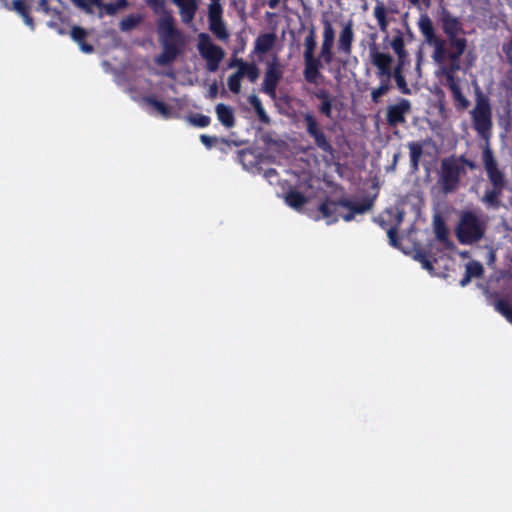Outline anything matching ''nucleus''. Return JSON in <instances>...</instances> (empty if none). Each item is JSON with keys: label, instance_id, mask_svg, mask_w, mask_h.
<instances>
[{"label": "nucleus", "instance_id": "1", "mask_svg": "<svg viewBox=\"0 0 512 512\" xmlns=\"http://www.w3.org/2000/svg\"><path fill=\"white\" fill-rule=\"evenodd\" d=\"M148 7L159 16L156 20V31L162 52L157 56L156 62L163 66L169 65L181 54L185 45L184 35L177 28L172 12L166 8V0H155Z\"/></svg>", "mask_w": 512, "mask_h": 512}, {"label": "nucleus", "instance_id": "2", "mask_svg": "<svg viewBox=\"0 0 512 512\" xmlns=\"http://www.w3.org/2000/svg\"><path fill=\"white\" fill-rule=\"evenodd\" d=\"M482 161L487 177L492 185V189L486 190L483 201L492 207H499L500 196L505 187L506 180L504 173L499 169L497 160L494 157L492 149L487 145L482 153Z\"/></svg>", "mask_w": 512, "mask_h": 512}, {"label": "nucleus", "instance_id": "3", "mask_svg": "<svg viewBox=\"0 0 512 512\" xmlns=\"http://www.w3.org/2000/svg\"><path fill=\"white\" fill-rule=\"evenodd\" d=\"M370 57L372 64L377 68L376 76L380 81L379 86L372 89L370 96L372 102L378 104L392 88L391 65L394 59L390 54L378 51L375 45L370 49Z\"/></svg>", "mask_w": 512, "mask_h": 512}, {"label": "nucleus", "instance_id": "4", "mask_svg": "<svg viewBox=\"0 0 512 512\" xmlns=\"http://www.w3.org/2000/svg\"><path fill=\"white\" fill-rule=\"evenodd\" d=\"M316 45L317 43L315 30L314 28H311L304 40L303 77L307 83L313 85H319L325 79V76L321 72V69L323 68V62H321L319 58L315 57L314 54Z\"/></svg>", "mask_w": 512, "mask_h": 512}, {"label": "nucleus", "instance_id": "5", "mask_svg": "<svg viewBox=\"0 0 512 512\" xmlns=\"http://www.w3.org/2000/svg\"><path fill=\"white\" fill-rule=\"evenodd\" d=\"M485 230V224L474 212L464 211L460 215L455 233L459 243L472 245L484 237Z\"/></svg>", "mask_w": 512, "mask_h": 512}, {"label": "nucleus", "instance_id": "6", "mask_svg": "<svg viewBox=\"0 0 512 512\" xmlns=\"http://www.w3.org/2000/svg\"><path fill=\"white\" fill-rule=\"evenodd\" d=\"M418 27L425 41L433 46V60L442 64L446 61V40L436 36L432 20L427 14H422L418 21Z\"/></svg>", "mask_w": 512, "mask_h": 512}, {"label": "nucleus", "instance_id": "7", "mask_svg": "<svg viewBox=\"0 0 512 512\" xmlns=\"http://www.w3.org/2000/svg\"><path fill=\"white\" fill-rule=\"evenodd\" d=\"M474 130L485 140L491 136L492 130V109L489 100L479 97L474 109L471 111Z\"/></svg>", "mask_w": 512, "mask_h": 512}, {"label": "nucleus", "instance_id": "8", "mask_svg": "<svg viewBox=\"0 0 512 512\" xmlns=\"http://www.w3.org/2000/svg\"><path fill=\"white\" fill-rule=\"evenodd\" d=\"M465 173L463 165L458 163L455 156L442 159L439 181L443 192L452 193L456 191L460 184L461 175Z\"/></svg>", "mask_w": 512, "mask_h": 512}, {"label": "nucleus", "instance_id": "9", "mask_svg": "<svg viewBox=\"0 0 512 512\" xmlns=\"http://www.w3.org/2000/svg\"><path fill=\"white\" fill-rule=\"evenodd\" d=\"M306 133L310 138L314 140L316 148L323 153L333 155L335 150L329 138L320 127L317 118L311 112H306L302 115Z\"/></svg>", "mask_w": 512, "mask_h": 512}, {"label": "nucleus", "instance_id": "10", "mask_svg": "<svg viewBox=\"0 0 512 512\" xmlns=\"http://www.w3.org/2000/svg\"><path fill=\"white\" fill-rule=\"evenodd\" d=\"M198 51L200 55L207 62V69L210 72H216L219 68V64L224 58V50L212 43L210 36L207 33H200L198 35Z\"/></svg>", "mask_w": 512, "mask_h": 512}, {"label": "nucleus", "instance_id": "11", "mask_svg": "<svg viewBox=\"0 0 512 512\" xmlns=\"http://www.w3.org/2000/svg\"><path fill=\"white\" fill-rule=\"evenodd\" d=\"M283 77V68L277 58L274 56L271 61L266 65L264 79L261 85V92L268 95L270 98H276V90L279 82Z\"/></svg>", "mask_w": 512, "mask_h": 512}, {"label": "nucleus", "instance_id": "12", "mask_svg": "<svg viewBox=\"0 0 512 512\" xmlns=\"http://www.w3.org/2000/svg\"><path fill=\"white\" fill-rule=\"evenodd\" d=\"M441 27L447 41H463L466 40L464 37H459L460 34H464L463 24L461 20L453 16L449 10L443 8L440 16Z\"/></svg>", "mask_w": 512, "mask_h": 512}, {"label": "nucleus", "instance_id": "13", "mask_svg": "<svg viewBox=\"0 0 512 512\" xmlns=\"http://www.w3.org/2000/svg\"><path fill=\"white\" fill-rule=\"evenodd\" d=\"M339 206L348 210L345 214H340L344 221L350 222L354 219L356 214H364L371 210L374 205V199L365 197L362 201H354L348 198H341L338 200Z\"/></svg>", "mask_w": 512, "mask_h": 512}, {"label": "nucleus", "instance_id": "14", "mask_svg": "<svg viewBox=\"0 0 512 512\" xmlns=\"http://www.w3.org/2000/svg\"><path fill=\"white\" fill-rule=\"evenodd\" d=\"M411 111V102L400 98L396 104L389 105L386 111V122L389 127H397L406 122V115Z\"/></svg>", "mask_w": 512, "mask_h": 512}, {"label": "nucleus", "instance_id": "15", "mask_svg": "<svg viewBox=\"0 0 512 512\" xmlns=\"http://www.w3.org/2000/svg\"><path fill=\"white\" fill-rule=\"evenodd\" d=\"M223 11H208V22L210 31L221 41L229 37L225 22L222 18Z\"/></svg>", "mask_w": 512, "mask_h": 512}, {"label": "nucleus", "instance_id": "16", "mask_svg": "<svg viewBox=\"0 0 512 512\" xmlns=\"http://www.w3.org/2000/svg\"><path fill=\"white\" fill-rule=\"evenodd\" d=\"M354 42V29L352 20L347 21L340 31L337 49L339 52L349 56L352 53Z\"/></svg>", "mask_w": 512, "mask_h": 512}, {"label": "nucleus", "instance_id": "17", "mask_svg": "<svg viewBox=\"0 0 512 512\" xmlns=\"http://www.w3.org/2000/svg\"><path fill=\"white\" fill-rule=\"evenodd\" d=\"M73 4L87 14L93 12L91 5L103 8L107 15H115L118 12L116 3H103L102 0H71Z\"/></svg>", "mask_w": 512, "mask_h": 512}, {"label": "nucleus", "instance_id": "18", "mask_svg": "<svg viewBox=\"0 0 512 512\" xmlns=\"http://www.w3.org/2000/svg\"><path fill=\"white\" fill-rule=\"evenodd\" d=\"M172 2L179 8L182 22L191 23L198 10V0H172Z\"/></svg>", "mask_w": 512, "mask_h": 512}, {"label": "nucleus", "instance_id": "19", "mask_svg": "<svg viewBox=\"0 0 512 512\" xmlns=\"http://www.w3.org/2000/svg\"><path fill=\"white\" fill-rule=\"evenodd\" d=\"M277 36L273 32L262 33L258 35L254 43V52L257 54H265L269 52L275 45Z\"/></svg>", "mask_w": 512, "mask_h": 512}, {"label": "nucleus", "instance_id": "20", "mask_svg": "<svg viewBox=\"0 0 512 512\" xmlns=\"http://www.w3.org/2000/svg\"><path fill=\"white\" fill-rule=\"evenodd\" d=\"M217 118L226 128H232L235 125V117L233 109L223 103H219L215 107Z\"/></svg>", "mask_w": 512, "mask_h": 512}, {"label": "nucleus", "instance_id": "21", "mask_svg": "<svg viewBox=\"0 0 512 512\" xmlns=\"http://www.w3.org/2000/svg\"><path fill=\"white\" fill-rule=\"evenodd\" d=\"M338 206V201H331L329 199H325L319 205L318 210L321 213L322 218L327 220L328 224L335 223L338 220V217L336 215Z\"/></svg>", "mask_w": 512, "mask_h": 512}, {"label": "nucleus", "instance_id": "22", "mask_svg": "<svg viewBox=\"0 0 512 512\" xmlns=\"http://www.w3.org/2000/svg\"><path fill=\"white\" fill-rule=\"evenodd\" d=\"M71 38L79 45L81 51L85 53H92L94 47L85 41L87 31L80 26H73L70 31Z\"/></svg>", "mask_w": 512, "mask_h": 512}, {"label": "nucleus", "instance_id": "23", "mask_svg": "<svg viewBox=\"0 0 512 512\" xmlns=\"http://www.w3.org/2000/svg\"><path fill=\"white\" fill-rule=\"evenodd\" d=\"M390 46L397 55V58H408V52L405 49L404 32L400 29L395 30V34L390 42Z\"/></svg>", "mask_w": 512, "mask_h": 512}, {"label": "nucleus", "instance_id": "24", "mask_svg": "<svg viewBox=\"0 0 512 512\" xmlns=\"http://www.w3.org/2000/svg\"><path fill=\"white\" fill-rule=\"evenodd\" d=\"M445 86L451 91L456 108L458 110L467 109L470 102L462 93L459 82L446 84Z\"/></svg>", "mask_w": 512, "mask_h": 512}, {"label": "nucleus", "instance_id": "25", "mask_svg": "<svg viewBox=\"0 0 512 512\" xmlns=\"http://www.w3.org/2000/svg\"><path fill=\"white\" fill-rule=\"evenodd\" d=\"M387 14L388 10L385 7L384 3L377 0L376 5L373 9V15L377 21V24L381 32H387L389 26Z\"/></svg>", "mask_w": 512, "mask_h": 512}, {"label": "nucleus", "instance_id": "26", "mask_svg": "<svg viewBox=\"0 0 512 512\" xmlns=\"http://www.w3.org/2000/svg\"><path fill=\"white\" fill-rule=\"evenodd\" d=\"M450 51L446 50V59L449 61L460 62L461 56L467 48V40L463 41H448Z\"/></svg>", "mask_w": 512, "mask_h": 512}, {"label": "nucleus", "instance_id": "27", "mask_svg": "<svg viewBox=\"0 0 512 512\" xmlns=\"http://www.w3.org/2000/svg\"><path fill=\"white\" fill-rule=\"evenodd\" d=\"M143 100L164 118H171L173 116L172 108L164 102L157 100L154 96H146Z\"/></svg>", "mask_w": 512, "mask_h": 512}, {"label": "nucleus", "instance_id": "28", "mask_svg": "<svg viewBox=\"0 0 512 512\" xmlns=\"http://www.w3.org/2000/svg\"><path fill=\"white\" fill-rule=\"evenodd\" d=\"M434 233L436 239L441 243L448 244V229L444 219L440 215H435L433 219Z\"/></svg>", "mask_w": 512, "mask_h": 512}, {"label": "nucleus", "instance_id": "29", "mask_svg": "<svg viewBox=\"0 0 512 512\" xmlns=\"http://www.w3.org/2000/svg\"><path fill=\"white\" fill-rule=\"evenodd\" d=\"M407 146L410 151L411 168L414 171H417L419 167V161L423 155V144L420 142H409Z\"/></svg>", "mask_w": 512, "mask_h": 512}, {"label": "nucleus", "instance_id": "30", "mask_svg": "<svg viewBox=\"0 0 512 512\" xmlns=\"http://www.w3.org/2000/svg\"><path fill=\"white\" fill-rule=\"evenodd\" d=\"M248 102L254 108V110L258 116V119L262 123L269 124L270 117L266 113L260 98L257 95L253 94L248 97Z\"/></svg>", "mask_w": 512, "mask_h": 512}, {"label": "nucleus", "instance_id": "31", "mask_svg": "<svg viewBox=\"0 0 512 512\" xmlns=\"http://www.w3.org/2000/svg\"><path fill=\"white\" fill-rule=\"evenodd\" d=\"M460 69V62L450 61L449 64L442 66L441 71L445 77V85L459 82L456 72Z\"/></svg>", "mask_w": 512, "mask_h": 512}, {"label": "nucleus", "instance_id": "32", "mask_svg": "<svg viewBox=\"0 0 512 512\" xmlns=\"http://www.w3.org/2000/svg\"><path fill=\"white\" fill-rule=\"evenodd\" d=\"M285 201L290 207L299 210L307 202V198L301 192L291 190L286 194Z\"/></svg>", "mask_w": 512, "mask_h": 512}, {"label": "nucleus", "instance_id": "33", "mask_svg": "<svg viewBox=\"0 0 512 512\" xmlns=\"http://www.w3.org/2000/svg\"><path fill=\"white\" fill-rule=\"evenodd\" d=\"M143 20L140 14H131L123 18L119 23V28L123 32H129L136 28Z\"/></svg>", "mask_w": 512, "mask_h": 512}, {"label": "nucleus", "instance_id": "34", "mask_svg": "<svg viewBox=\"0 0 512 512\" xmlns=\"http://www.w3.org/2000/svg\"><path fill=\"white\" fill-rule=\"evenodd\" d=\"M238 72H242L243 78L246 77L251 83L256 82L260 75L258 66L253 62H248L245 67L241 70H238Z\"/></svg>", "mask_w": 512, "mask_h": 512}, {"label": "nucleus", "instance_id": "35", "mask_svg": "<svg viewBox=\"0 0 512 512\" xmlns=\"http://www.w3.org/2000/svg\"><path fill=\"white\" fill-rule=\"evenodd\" d=\"M495 309L502 316H504L510 324H512V307L507 300H505V299L497 300L495 302Z\"/></svg>", "mask_w": 512, "mask_h": 512}, {"label": "nucleus", "instance_id": "36", "mask_svg": "<svg viewBox=\"0 0 512 512\" xmlns=\"http://www.w3.org/2000/svg\"><path fill=\"white\" fill-rule=\"evenodd\" d=\"M414 259L419 261L422 265V268H424L425 270H427V271L434 270L433 261H431L429 259L428 252L426 250H424V249L416 250ZM434 262H436L435 259H434Z\"/></svg>", "mask_w": 512, "mask_h": 512}, {"label": "nucleus", "instance_id": "37", "mask_svg": "<svg viewBox=\"0 0 512 512\" xmlns=\"http://www.w3.org/2000/svg\"><path fill=\"white\" fill-rule=\"evenodd\" d=\"M242 78H243V73L238 72V70L228 77L227 85H228L229 90L232 93H234V94L240 93Z\"/></svg>", "mask_w": 512, "mask_h": 512}, {"label": "nucleus", "instance_id": "38", "mask_svg": "<svg viewBox=\"0 0 512 512\" xmlns=\"http://www.w3.org/2000/svg\"><path fill=\"white\" fill-rule=\"evenodd\" d=\"M323 25V40L322 42H326L327 44H334L335 41V30L332 26V23L324 18L322 20Z\"/></svg>", "mask_w": 512, "mask_h": 512}, {"label": "nucleus", "instance_id": "39", "mask_svg": "<svg viewBox=\"0 0 512 512\" xmlns=\"http://www.w3.org/2000/svg\"><path fill=\"white\" fill-rule=\"evenodd\" d=\"M333 46L334 44H327L326 42H322L321 50L319 54L320 61L329 65L333 61Z\"/></svg>", "mask_w": 512, "mask_h": 512}, {"label": "nucleus", "instance_id": "40", "mask_svg": "<svg viewBox=\"0 0 512 512\" xmlns=\"http://www.w3.org/2000/svg\"><path fill=\"white\" fill-rule=\"evenodd\" d=\"M189 122L196 127L205 128L210 125L211 118L207 115L197 113L189 117Z\"/></svg>", "mask_w": 512, "mask_h": 512}, {"label": "nucleus", "instance_id": "41", "mask_svg": "<svg viewBox=\"0 0 512 512\" xmlns=\"http://www.w3.org/2000/svg\"><path fill=\"white\" fill-rule=\"evenodd\" d=\"M465 272L470 275V277H481L484 273L483 266L478 261H470L466 264Z\"/></svg>", "mask_w": 512, "mask_h": 512}, {"label": "nucleus", "instance_id": "42", "mask_svg": "<svg viewBox=\"0 0 512 512\" xmlns=\"http://www.w3.org/2000/svg\"><path fill=\"white\" fill-rule=\"evenodd\" d=\"M335 101H336V99L320 101V104L318 105V112L321 115L325 116L326 118L331 119Z\"/></svg>", "mask_w": 512, "mask_h": 512}, {"label": "nucleus", "instance_id": "43", "mask_svg": "<svg viewBox=\"0 0 512 512\" xmlns=\"http://www.w3.org/2000/svg\"><path fill=\"white\" fill-rule=\"evenodd\" d=\"M401 222V216H399V219H398V222L396 225L394 226H391L387 229V236L389 238V243L391 246L393 247H398L399 246V243H400V240L397 236L398 234V225L399 223Z\"/></svg>", "mask_w": 512, "mask_h": 512}, {"label": "nucleus", "instance_id": "44", "mask_svg": "<svg viewBox=\"0 0 512 512\" xmlns=\"http://www.w3.org/2000/svg\"><path fill=\"white\" fill-rule=\"evenodd\" d=\"M392 78L395 80L397 88L399 89V91L402 94H405V95L411 94V89L408 86L405 75L396 76V77H392Z\"/></svg>", "mask_w": 512, "mask_h": 512}, {"label": "nucleus", "instance_id": "45", "mask_svg": "<svg viewBox=\"0 0 512 512\" xmlns=\"http://www.w3.org/2000/svg\"><path fill=\"white\" fill-rule=\"evenodd\" d=\"M408 58H397L395 67L391 68V78L396 76L404 75V68L406 66Z\"/></svg>", "mask_w": 512, "mask_h": 512}, {"label": "nucleus", "instance_id": "46", "mask_svg": "<svg viewBox=\"0 0 512 512\" xmlns=\"http://www.w3.org/2000/svg\"><path fill=\"white\" fill-rule=\"evenodd\" d=\"M13 8L16 12H18L21 16L29 12V6L26 4L24 0H14Z\"/></svg>", "mask_w": 512, "mask_h": 512}, {"label": "nucleus", "instance_id": "47", "mask_svg": "<svg viewBox=\"0 0 512 512\" xmlns=\"http://www.w3.org/2000/svg\"><path fill=\"white\" fill-rule=\"evenodd\" d=\"M313 96H315L319 101H325L330 99H336L327 89H319L313 92Z\"/></svg>", "mask_w": 512, "mask_h": 512}, {"label": "nucleus", "instance_id": "48", "mask_svg": "<svg viewBox=\"0 0 512 512\" xmlns=\"http://www.w3.org/2000/svg\"><path fill=\"white\" fill-rule=\"evenodd\" d=\"M247 63L248 62H245L242 58L233 57L230 59V61L228 63V67L229 68L238 67V70H241L245 67V65Z\"/></svg>", "mask_w": 512, "mask_h": 512}, {"label": "nucleus", "instance_id": "49", "mask_svg": "<svg viewBox=\"0 0 512 512\" xmlns=\"http://www.w3.org/2000/svg\"><path fill=\"white\" fill-rule=\"evenodd\" d=\"M458 160V163L460 165H463V168L468 167L470 170H474L476 168V164L472 161L467 159L465 156L461 155L459 157H456Z\"/></svg>", "mask_w": 512, "mask_h": 512}, {"label": "nucleus", "instance_id": "50", "mask_svg": "<svg viewBox=\"0 0 512 512\" xmlns=\"http://www.w3.org/2000/svg\"><path fill=\"white\" fill-rule=\"evenodd\" d=\"M200 141L203 143L204 146L210 149L216 143L217 138L206 134H202L200 136Z\"/></svg>", "mask_w": 512, "mask_h": 512}, {"label": "nucleus", "instance_id": "51", "mask_svg": "<svg viewBox=\"0 0 512 512\" xmlns=\"http://www.w3.org/2000/svg\"><path fill=\"white\" fill-rule=\"evenodd\" d=\"M211 3L208 5V11H223L221 0H210Z\"/></svg>", "mask_w": 512, "mask_h": 512}, {"label": "nucleus", "instance_id": "52", "mask_svg": "<svg viewBox=\"0 0 512 512\" xmlns=\"http://www.w3.org/2000/svg\"><path fill=\"white\" fill-rule=\"evenodd\" d=\"M22 18H23V20H24V22H25V24H26L27 26H29L31 29H34V27H35V23H34V19H33V18L31 17V15H30V12H28V13L24 14V15L22 16Z\"/></svg>", "mask_w": 512, "mask_h": 512}, {"label": "nucleus", "instance_id": "53", "mask_svg": "<svg viewBox=\"0 0 512 512\" xmlns=\"http://www.w3.org/2000/svg\"><path fill=\"white\" fill-rule=\"evenodd\" d=\"M471 279L472 277H470V275L465 272L464 277L460 280V285L462 287H465L467 284L470 283Z\"/></svg>", "mask_w": 512, "mask_h": 512}, {"label": "nucleus", "instance_id": "54", "mask_svg": "<svg viewBox=\"0 0 512 512\" xmlns=\"http://www.w3.org/2000/svg\"><path fill=\"white\" fill-rule=\"evenodd\" d=\"M115 3H116L118 10L124 9L129 5L127 0H117Z\"/></svg>", "mask_w": 512, "mask_h": 512}, {"label": "nucleus", "instance_id": "55", "mask_svg": "<svg viewBox=\"0 0 512 512\" xmlns=\"http://www.w3.org/2000/svg\"><path fill=\"white\" fill-rule=\"evenodd\" d=\"M375 222L379 224V226L387 231V229L390 227L388 226L387 222L383 220L382 218H375Z\"/></svg>", "mask_w": 512, "mask_h": 512}, {"label": "nucleus", "instance_id": "56", "mask_svg": "<svg viewBox=\"0 0 512 512\" xmlns=\"http://www.w3.org/2000/svg\"><path fill=\"white\" fill-rule=\"evenodd\" d=\"M280 3V0H268V6L271 9H275Z\"/></svg>", "mask_w": 512, "mask_h": 512}, {"label": "nucleus", "instance_id": "57", "mask_svg": "<svg viewBox=\"0 0 512 512\" xmlns=\"http://www.w3.org/2000/svg\"><path fill=\"white\" fill-rule=\"evenodd\" d=\"M40 6L45 12L49 11V5L47 0H40Z\"/></svg>", "mask_w": 512, "mask_h": 512}, {"label": "nucleus", "instance_id": "58", "mask_svg": "<svg viewBox=\"0 0 512 512\" xmlns=\"http://www.w3.org/2000/svg\"><path fill=\"white\" fill-rule=\"evenodd\" d=\"M404 26H405V30H406V33H407V36H408L409 40H412L413 33H412L409 25L407 23H405Z\"/></svg>", "mask_w": 512, "mask_h": 512}, {"label": "nucleus", "instance_id": "59", "mask_svg": "<svg viewBox=\"0 0 512 512\" xmlns=\"http://www.w3.org/2000/svg\"><path fill=\"white\" fill-rule=\"evenodd\" d=\"M217 92V87L216 85H212L211 88H210V93H211V96H214Z\"/></svg>", "mask_w": 512, "mask_h": 512}, {"label": "nucleus", "instance_id": "60", "mask_svg": "<svg viewBox=\"0 0 512 512\" xmlns=\"http://www.w3.org/2000/svg\"><path fill=\"white\" fill-rule=\"evenodd\" d=\"M267 174H270V175L276 174V170H274V169H269V170L267 171Z\"/></svg>", "mask_w": 512, "mask_h": 512}, {"label": "nucleus", "instance_id": "61", "mask_svg": "<svg viewBox=\"0 0 512 512\" xmlns=\"http://www.w3.org/2000/svg\"><path fill=\"white\" fill-rule=\"evenodd\" d=\"M152 2H155V0H145V3L146 5L148 6L149 4H151Z\"/></svg>", "mask_w": 512, "mask_h": 512}]
</instances>
